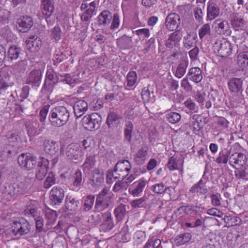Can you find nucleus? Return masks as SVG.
<instances>
[{
	"mask_svg": "<svg viewBox=\"0 0 248 248\" xmlns=\"http://www.w3.org/2000/svg\"><path fill=\"white\" fill-rule=\"evenodd\" d=\"M182 36L181 30H176L169 35L168 38L165 42V46L169 48L177 47L179 45Z\"/></svg>",
	"mask_w": 248,
	"mask_h": 248,
	"instance_id": "14",
	"label": "nucleus"
},
{
	"mask_svg": "<svg viewBox=\"0 0 248 248\" xmlns=\"http://www.w3.org/2000/svg\"><path fill=\"white\" fill-rule=\"evenodd\" d=\"M74 114L76 118H78L83 115L88 110V105L84 100L77 101L73 107Z\"/></svg>",
	"mask_w": 248,
	"mask_h": 248,
	"instance_id": "23",
	"label": "nucleus"
},
{
	"mask_svg": "<svg viewBox=\"0 0 248 248\" xmlns=\"http://www.w3.org/2000/svg\"><path fill=\"white\" fill-rule=\"evenodd\" d=\"M188 64L189 62L187 59L180 60L177 66L175 68H173L174 76L178 78H182L186 74Z\"/></svg>",
	"mask_w": 248,
	"mask_h": 248,
	"instance_id": "21",
	"label": "nucleus"
},
{
	"mask_svg": "<svg viewBox=\"0 0 248 248\" xmlns=\"http://www.w3.org/2000/svg\"><path fill=\"white\" fill-rule=\"evenodd\" d=\"M0 94L1 91L5 90L15 84V78L8 73H6L2 69H0Z\"/></svg>",
	"mask_w": 248,
	"mask_h": 248,
	"instance_id": "13",
	"label": "nucleus"
},
{
	"mask_svg": "<svg viewBox=\"0 0 248 248\" xmlns=\"http://www.w3.org/2000/svg\"><path fill=\"white\" fill-rule=\"evenodd\" d=\"M8 140L9 143H12V146H16L20 140V138L17 134L11 133L8 136Z\"/></svg>",
	"mask_w": 248,
	"mask_h": 248,
	"instance_id": "61",
	"label": "nucleus"
},
{
	"mask_svg": "<svg viewBox=\"0 0 248 248\" xmlns=\"http://www.w3.org/2000/svg\"><path fill=\"white\" fill-rule=\"evenodd\" d=\"M188 79L189 78L186 76V78H184L181 82V87L187 93L191 92L193 90L192 86L188 81Z\"/></svg>",
	"mask_w": 248,
	"mask_h": 248,
	"instance_id": "56",
	"label": "nucleus"
},
{
	"mask_svg": "<svg viewBox=\"0 0 248 248\" xmlns=\"http://www.w3.org/2000/svg\"><path fill=\"white\" fill-rule=\"evenodd\" d=\"M45 124H40L36 120H28L25 124L26 129L30 138L40 134L45 129Z\"/></svg>",
	"mask_w": 248,
	"mask_h": 248,
	"instance_id": "6",
	"label": "nucleus"
},
{
	"mask_svg": "<svg viewBox=\"0 0 248 248\" xmlns=\"http://www.w3.org/2000/svg\"><path fill=\"white\" fill-rule=\"evenodd\" d=\"M27 48L31 52L37 51L42 45L41 39L36 36H32L26 40Z\"/></svg>",
	"mask_w": 248,
	"mask_h": 248,
	"instance_id": "25",
	"label": "nucleus"
},
{
	"mask_svg": "<svg viewBox=\"0 0 248 248\" xmlns=\"http://www.w3.org/2000/svg\"><path fill=\"white\" fill-rule=\"evenodd\" d=\"M16 189L15 183L12 185H8L7 186H5V193L9 195L11 197H15L17 196Z\"/></svg>",
	"mask_w": 248,
	"mask_h": 248,
	"instance_id": "64",
	"label": "nucleus"
},
{
	"mask_svg": "<svg viewBox=\"0 0 248 248\" xmlns=\"http://www.w3.org/2000/svg\"><path fill=\"white\" fill-rule=\"evenodd\" d=\"M112 15V13L108 10L102 11L97 17L98 25L102 27L108 26L113 18Z\"/></svg>",
	"mask_w": 248,
	"mask_h": 248,
	"instance_id": "20",
	"label": "nucleus"
},
{
	"mask_svg": "<svg viewBox=\"0 0 248 248\" xmlns=\"http://www.w3.org/2000/svg\"><path fill=\"white\" fill-rule=\"evenodd\" d=\"M112 22L110 26V29L113 31L117 30L120 24V16L118 13H115L112 15Z\"/></svg>",
	"mask_w": 248,
	"mask_h": 248,
	"instance_id": "46",
	"label": "nucleus"
},
{
	"mask_svg": "<svg viewBox=\"0 0 248 248\" xmlns=\"http://www.w3.org/2000/svg\"><path fill=\"white\" fill-rule=\"evenodd\" d=\"M128 187L127 184L125 182L124 179L118 181L114 185L113 187V191L114 192H117L122 189L126 190Z\"/></svg>",
	"mask_w": 248,
	"mask_h": 248,
	"instance_id": "49",
	"label": "nucleus"
},
{
	"mask_svg": "<svg viewBox=\"0 0 248 248\" xmlns=\"http://www.w3.org/2000/svg\"><path fill=\"white\" fill-rule=\"evenodd\" d=\"M10 16L9 12L6 10H0V26L8 23Z\"/></svg>",
	"mask_w": 248,
	"mask_h": 248,
	"instance_id": "54",
	"label": "nucleus"
},
{
	"mask_svg": "<svg viewBox=\"0 0 248 248\" xmlns=\"http://www.w3.org/2000/svg\"><path fill=\"white\" fill-rule=\"evenodd\" d=\"M110 199L96 198L94 209L98 212H101L107 209L110 205Z\"/></svg>",
	"mask_w": 248,
	"mask_h": 248,
	"instance_id": "36",
	"label": "nucleus"
},
{
	"mask_svg": "<svg viewBox=\"0 0 248 248\" xmlns=\"http://www.w3.org/2000/svg\"><path fill=\"white\" fill-rule=\"evenodd\" d=\"M41 9L43 15L50 17L54 12V1L53 0H41Z\"/></svg>",
	"mask_w": 248,
	"mask_h": 248,
	"instance_id": "22",
	"label": "nucleus"
},
{
	"mask_svg": "<svg viewBox=\"0 0 248 248\" xmlns=\"http://www.w3.org/2000/svg\"><path fill=\"white\" fill-rule=\"evenodd\" d=\"M137 81V75L135 71H130L126 76V86L132 87L136 85Z\"/></svg>",
	"mask_w": 248,
	"mask_h": 248,
	"instance_id": "39",
	"label": "nucleus"
},
{
	"mask_svg": "<svg viewBox=\"0 0 248 248\" xmlns=\"http://www.w3.org/2000/svg\"><path fill=\"white\" fill-rule=\"evenodd\" d=\"M166 118L170 123L175 124L180 120L181 117L177 112H170L166 115Z\"/></svg>",
	"mask_w": 248,
	"mask_h": 248,
	"instance_id": "47",
	"label": "nucleus"
},
{
	"mask_svg": "<svg viewBox=\"0 0 248 248\" xmlns=\"http://www.w3.org/2000/svg\"><path fill=\"white\" fill-rule=\"evenodd\" d=\"M200 49L197 46H195L188 52L189 56L191 61L195 62L199 60V55Z\"/></svg>",
	"mask_w": 248,
	"mask_h": 248,
	"instance_id": "53",
	"label": "nucleus"
},
{
	"mask_svg": "<svg viewBox=\"0 0 248 248\" xmlns=\"http://www.w3.org/2000/svg\"><path fill=\"white\" fill-rule=\"evenodd\" d=\"M42 72L40 69H33L28 75L26 83L32 86L38 87L41 81Z\"/></svg>",
	"mask_w": 248,
	"mask_h": 248,
	"instance_id": "15",
	"label": "nucleus"
},
{
	"mask_svg": "<svg viewBox=\"0 0 248 248\" xmlns=\"http://www.w3.org/2000/svg\"><path fill=\"white\" fill-rule=\"evenodd\" d=\"M141 97L144 103H148L152 100L151 93L148 88H144L142 90Z\"/></svg>",
	"mask_w": 248,
	"mask_h": 248,
	"instance_id": "60",
	"label": "nucleus"
},
{
	"mask_svg": "<svg viewBox=\"0 0 248 248\" xmlns=\"http://www.w3.org/2000/svg\"><path fill=\"white\" fill-rule=\"evenodd\" d=\"M129 208L128 205L121 204L114 210V214L117 220L119 221L121 220L125 216L126 209Z\"/></svg>",
	"mask_w": 248,
	"mask_h": 248,
	"instance_id": "37",
	"label": "nucleus"
},
{
	"mask_svg": "<svg viewBox=\"0 0 248 248\" xmlns=\"http://www.w3.org/2000/svg\"><path fill=\"white\" fill-rule=\"evenodd\" d=\"M44 149L47 155H55L59 150V146L56 142L51 140L44 141Z\"/></svg>",
	"mask_w": 248,
	"mask_h": 248,
	"instance_id": "31",
	"label": "nucleus"
},
{
	"mask_svg": "<svg viewBox=\"0 0 248 248\" xmlns=\"http://www.w3.org/2000/svg\"><path fill=\"white\" fill-rule=\"evenodd\" d=\"M50 106L48 105H45L40 110L39 113V120L43 123L46 119L47 114L48 112V109Z\"/></svg>",
	"mask_w": 248,
	"mask_h": 248,
	"instance_id": "59",
	"label": "nucleus"
},
{
	"mask_svg": "<svg viewBox=\"0 0 248 248\" xmlns=\"http://www.w3.org/2000/svg\"><path fill=\"white\" fill-rule=\"evenodd\" d=\"M169 188V187H166L162 182L155 184L151 187V190L156 194H163Z\"/></svg>",
	"mask_w": 248,
	"mask_h": 248,
	"instance_id": "44",
	"label": "nucleus"
},
{
	"mask_svg": "<svg viewBox=\"0 0 248 248\" xmlns=\"http://www.w3.org/2000/svg\"><path fill=\"white\" fill-rule=\"evenodd\" d=\"M43 161L38 162L36 168L35 175L38 180H43L47 172L48 164ZM18 162L21 167L29 170L33 169L37 163L35 157L33 156H18Z\"/></svg>",
	"mask_w": 248,
	"mask_h": 248,
	"instance_id": "1",
	"label": "nucleus"
},
{
	"mask_svg": "<svg viewBox=\"0 0 248 248\" xmlns=\"http://www.w3.org/2000/svg\"><path fill=\"white\" fill-rule=\"evenodd\" d=\"M33 24V19L31 16H23L18 19L17 28L20 32H26L32 27Z\"/></svg>",
	"mask_w": 248,
	"mask_h": 248,
	"instance_id": "16",
	"label": "nucleus"
},
{
	"mask_svg": "<svg viewBox=\"0 0 248 248\" xmlns=\"http://www.w3.org/2000/svg\"><path fill=\"white\" fill-rule=\"evenodd\" d=\"M94 10L88 8L81 16V19L83 21H88L93 16Z\"/></svg>",
	"mask_w": 248,
	"mask_h": 248,
	"instance_id": "58",
	"label": "nucleus"
},
{
	"mask_svg": "<svg viewBox=\"0 0 248 248\" xmlns=\"http://www.w3.org/2000/svg\"><path fill=\"white\" fill-rule=\"evenodd\" d=\"M220 9L219 7L213 2L209 1L207 8V19L212 21L219 15Z\"/></svg>",
	"mask_w": 248,
	"mask_h": 248,
	"instance_id": "19",
	"label": "nucleus"
},
{
	"mask_svg": "<svg viewBox=\"0 0 248 248\" xmlns=\"http://www.w3.org/2000/svg\"><path fill=\"white\" fill-rule=\"evenodd\" d=\"M56 182L55 174L53 172H49L46 177L44 184L45 188H48L53 185Z\"/></svg>",
	"mask_w": 248,
	"mask_h": 248,
	"instance_id": "45",
	"label": "nucleus"
},
{
	"mask_svg": "<svg viewBox=\"0 0 248 248\" xmlns=\"http://www.w3.org/2000/svg\"><path fill=\"white\" fill-rule=\"evenodd\" d=\"M216 32L219 35H231L232 31L228 22L227 20L218 18L214 22Z\"/></svg>",
	"mask_w": 248,
	"mask_h": 248,
	"instance_id": "12",
	"label": "nucleus"
},
{
	"mask_svg": "<svg viewBox=\"0 0 248 248\" xmlns=\"http://www.w3.org/2000/svg\"><path fill=\"white\" fill-rule=\"evenodd\" d=\"M102 121V117L99 114L93 113L84 116L81 122L82 125L85 129L93 131L100 128Z\"/></svg>",
	"mask_w": 248,
	"mask_h": 248,
	"instance_id": "5",
	"label": "nucleus"
},
{
	"mask_svg": "<svg viewBox=\"0 0 248 248\" xmlns=\"http://www.w3.org/2000/svg\"><path fill=\"white\" fill-rule=\"evenodd\" d=\"M181 24V18L179 15L172 13L169 14L166 17L165 25L166 29L170 31L179 30Z\"/></svg>",
	"mask_w": 248,
	"mask_h": 248,
	"instance_id": "9",
	"label": "nucleus"
},
{
	"mask_svg": "<svg viewBox=\"0 0 248 248\" xmlns=\"http://www.w3.org/2000/svg\"><path fill=\"white\" fill-rule=\"evenodd\" d=\"M115 170L118 171L120 175L122 176V179H125L131 169V166L128 160H123L118 161L115 165Z\"/></svg>",
	"mask_w": 248,
	"mask_h": 248,
	"instance_id": "17",
	"label": "nucleus"
},
{
	"mask_svg": "<svg viewBox=\"0 0 248 248\" xmlns=\"http://www.w3.org/2000/svg\"><path fill=\"white\" fill-rule=\"evenodd\" d=\"M25 212L26 215H30L34 218L39 216L37 207L35 205L32 204H30L28 206Z\"/></svg>",
	"mask_w": 248,
	"mask_h": 248,
	"instance_id": "48",
	"label": "nucleus"
},
{
	"mask_svg": "<svg viewBox=\"0 0 248 248\" xmlns=\"http://www.w3.org/2000/svg\"><path fill=\"white\" fill-rule=\"evenodd\" d=\"M116 44L121 49H129L133 46V41L131 38L124 35L117 39Z\"/></svg>",
	"mask_w": 248,
	"mask_h": 248,
	"instance_id": "30",
	"label": "nucleus"
},
{
	"mask_svg": "<svg viewBox=\"0 0 248 248\" xmlns=\"http://www.w3.org/2000/svg\"><path fill=\"white\" fill-rule=\"evenodd\" d=\"M197 34L195 32H187V35L183 38V45L185 48L189 49L196 46Z\"/></svg>",
	"mask_w": 248,
	"mask_h": 248,
	"instance_id": "27",
	"label": "nucleus"
},
{
	"mask_svg": "<svg viewBox=\"0 0 248 248\" xmlns=\"http://www.w3.org/2000/svg\"><path fill=\"white\" fill-rule=\"evenodd\" d=\"M11 229L13 234L17 238L33 232L31 225L23 217L14 220L11 225Z\"/></svg>",
	"mask_w": 248,
	"mask_h": 248,
	"instance_id": "3",
	"label": "nucleus"
},
{
	"mask_svg": "<svg viewBox=\"0 0 248 248\" xmlns=\"http://www.w3.org/2000/svg\"><path fill=\"white\" fill-rule=\"evenodd\" d=\"M237 59V64L240 70L243 71L248 67V51L240 52Z\"/></svg>",
	"mask_w": 248,
	"mask_h": 248,
	"instance_id": "32",
	"label": "nucleus"
},
{
	"mask_svg": "<svg viewBox=\"0 0 248 248\" xmlns=\"http://www.w3.org/2000/svg\"><path fill=\"white\" fill-rule=\"evenodd\" d=\"M60 79L52 69L47 70L43 88L48 92H52L55 85L60 81Z\"/></svg>",
	"mask_w": 248,
	"mask_h": 248,
	"instance_id": "8",
	"label": "nucleus"
},
{
	"mask_svg": "<svg viewBox=\"0 0 248 248\" xmlns=\"http://www.w3.org/2000/svg\"><path fill=\"white\" fill-rule=\"evenodd\" d=\"M21 53V48L16 45H12L8 49L6 53V60L13 62L17 60Z\"/></svg>",
	"mask_w": 248,
	"mask_h": 248,
	"instance_id": "28",
	"label": "nucleus"
},
{
	"mask_svg": "<svg viewBox=\"0 0 248 248\" xmlns=\"http://www.w3.org/2000/svg\"><path fill=\"white\" fill-rule=\"evenodd\" d=\"M121 116L114 111L110 112L106 120V124L108 126V135L112 138L116 137L119 133L118 127L121 126Z\"/></svg>",
	"mask_w": 248,
	"mask_h": 248,
	"instance_id": "4",
	"label": "nucleus"
},
{
	"mask_svg": "<svg viewBox=\"0 0 248 248\" xmlns=\"http://www.w3.org/2000/svg\"><path fill=\"white\" fill-rule=\"evenodd\" d=\"M63 189L59 186H54L50 192V201L52 205H60L64 197Z\"/></svg>",
	"mask_w": 248,
	"mask_h": 248,
	"instance_id": "11",
	"label": "nucleus"
},
{
	"mask_svg": "<svg viewBox=\"0 0 248 248\" xmlns=\"http://www.w3.org/2000/svg\"><path fill=\"white\" fill-rule=\"evenodd\" d=\"M96 217L99 220L103 218V221L100 225V229L104 232L111 230L114 226L113 217L110 212L97 214Z\"/></svg>",
	"mask_w": 248,
	"mask_h": 248,
	"instance_id": "10",
	"label": "nucleus"
},
{
	"mask_svg": "<svg viewBox=\"0 0 248 248\" xmlns=\"http://www.w3.org/2000/svg\"><path fill=\"white\" fill-rule=\"evenodd\" d=\"M16 188L17 196L26 193L29 189L21 182L18 183H15Z\"/></svg>",
	"mask_w": 248,
	"mask_h": 248,
	"instance_id": "55",
	"label": "nucleus"
},
{
	"mask_svg": "<svg viewBox=\"0 0 248 248\" xmlns=\"http://www.w3.org/2000/svg\"><path fill=\"white\" fill-rule=\"evenodd\" d=\"M214 48L220 57H227L232 54V47L231 43L224 39L217 40L214 44Z\"/></svg>",
	"mask_w": 248,
	"mask_h": 248,
	"instance_id": "7",
	"label": "nucleus"
},
{
	"mask_svg": "<svg viewBox=\"0 0 248 248\" xmlns=\"http://www.w3.org/2000/svg\"><path fill=\"white\" fill-rule=\"evenodd\" d=\"M95 197L90 195H88L84 200L82 205L83 212H88L93 207Z\"/></svg>",
	"mask_w": 248,
	"mask_h": 248,
	"instance_id": "38",
	"label": "nucleus"
},
{
	"mask_svg": "<svg viewBox=\"0 0 248 248\" xmlns=\"http://www.w3.org/2000/svg\"><path fill=\"white\" fill-rule=\"evenodd\" d=\"M186 76L189 80L196 83L201 82L202 79V71L197 67L190 68Z\"/></svg>",
	"mask_w": 248,
	"mask_h": 248,
	"instance_id": "26",
	"label": "nucleus"
},
{
	"mask_svg": "<svg viewBox=\"0 0 248 248\" xmlns=\"http://www.w3.org/2000/svg\"><path fill=\"white\" fill-rule=\"evenodd\" d=\"M95 163V160L94 156H89L87 157L83 165V167L84 169H87L88 170L92 168Z\"/></svg>",
	"mask_w": 248,
	"mask_h": 248,
	"instance_id": "62",
	"label": "nucleus"
},
{
	"mask_svg": "<svg viewBox=\"0 0 248 248\" xmlns=\"http://www.w3.org/2000/svg\"><path fill=\"white\" fill-rule=\"evenodd\" d=\"M74 181L73 185L74 186H79L82 184V173L80 170H77L74 176Z\"/></svg>",
	"mask_w": 248,
	"mask_h": 248,
	"instance_id": "63",
	"label": "nucleus"
},
{
	"mask_svg": "<svg viewBox=\"0 0 248 248\" xmlns=\"http://www.w3.org/2000/svg\"><path fill=\"white\" fill-rule=\"evenodd\" d=\"M242 85L243 80L240 78H232L228 83V88L230 91L235 93H242L243 91Z\"/></svg>",
	"mask_w": 248,
	"mask_h": 248,
	"instance_id": "24",
	"label": "nucleus"
},
{
	"mask_svg": "<svg viewBox=\"0 0 248 248\" xmlns=\"http://www.w3.org/2000/svg\"><path fill=\"white\" fill-rule=\"evenodd\" d=\"M184 105L191 112H196L198 110V107L191 98H188L185 101Z\"/></svg>",
	"mask_w": 248,
	"mask_h": 248,
	"instance_id": "51",
	"label": "nucleus"
},
{
	"mask_svg": "<svg viewBox=\"0 0 248 248\" xmlns=\"http://www.w3.org/2000/svg\"><path fill=\"white\" fill-rule=\"evenodd\" d=\"M62 31L60 26H56L51 30V37L55 41H58L61 38Z\"/></svg>",
	"mask_w": 248,
	"mask_h": 248,
	"instance_id": "50",
	"label": "nucleus"
},
{
	"mask_svg": "<svg viewBox=\"0 0 248 248\" xmlns=\"http://www.w3.org/2000/svg\"><path fill=\"white\" fill-rule=\"evenodd\" d=\"M155 37H151L146 41L144 48L143 50L144 54L148 53L150 49L155 48Z\"/></svg>",
	"mask_w": 248,
	"mask_h": 248,
	"instance_id": "52",
	"label": "nucleus"
},
{
	"mask_svg": "<svg viewBox=\"0 0 248 248\" xmlns=\"http://www.w3.org/2000/svg\"><path fill=\"white\" fill-rule=\"evenodd\" d=\"M148 181L144 178H141L138 181L134 183L128 189L129 193L134 196H138L141 193Z\"/></svg>",
	"mask_w": 248,
	"mask_h": 248,
	"instance_id": "18",
	"label": "nucleus"
},
{
	"mask_svg": "<svg viewBox=\"0 0 248 248\" xmlns=\"http://www.w3.org/2000/svg\"><path fill=\"white\" fill-rule=\"evenodd\" d=\"M192 235L189 232L181 234L176 237V240L179 245H184L189 242L191 239Z\"/></svg>",
	"mask_w": 248,
	"mask_h": 248,
	"instance_id": "42",
	"label": "nucleus"
},
{
	"mask_svg": "<svg viewBox=\"0 0 248 248\" xmlns=\"http://www.w3.org/2000/svg\"><path fill=\"white\" fill-rule=\"evenodd\" d=\"M211 29L209 24H204L199 30V35L200 39H202L207 35L211 34Z\"/></svg>",
	"mask_w": 248,
	"mask_h": 248,
	"instance_id": "43",
	"label": "nucleus"
},
{
	"mask_svg": "<svg viewBox=\"0 0 248 248\" xmlns=\"http://www.w3.org/2000/svg\"><path fill=\"white\" fill-rule=\"evenodd\" d=\"M70 108L60 106L51 108L48 114V120L54 127H62L70 118Z\"/></svg>",
	"mask_w": 248,
	"mask_h": 248,
	"instance_id": "2",
	"label": "nucleus"
},
{
	"mask_svg": "<svg viewBox=\"0 0 248 248\" xmlns=\"http://www.w3.org/2000/svg\"><path fill=\"white\" fill-rule=\"evenodd\" d=\"M80 202L71 196H67L65 200V207L67 210L76 212L79 206Z\"/></svg>",
	"mask_w": 248,
	"mask_h": 248,
	"instance_id": "29",
	"label": "nucleus"
},
{
	"mask_svg": "<svg viewBox=\"0 0 248 248\" xmlns=\"http://www.w3.org/2000/svg\"><path fill=\"white\" fill-rule=\"evenodd\" d=\"M231 24L236 31L242 30L244 26L245 21L243 18L239 17L236 14H233L231 16Z\"/></svg>",
	"mask_w": 248,
	"mask_h": 248,
	"instance_id": "34",
	"label": "nucleus"
},
{
	"mask_svg": "<svg viewBox=\"0 0 248 248\" xmlns=\"http://www.w3.org/2000/svg\"><path fill=\"white\" fill-rule=\"evenodd\" d=\"M183 162V160L178 156H171L167 164L168 168L173 170L178 169Z\"/></svg>",
	"mask_w": 248,
	"mask_h": 248,
	"instance_id": "35",
	"label": "nucleus"
},
{
	"mask_svg": "<svg viewBox=\"0 0 248 248\" xmlns=\"http://www.w3.org/2000/svg\"><path fill=\"white\" fill-rule=\"evenodd\" d=\"M133 128V124L131 121H127L125 122L124 135L125 139L128 142L131 140Z\"/></svg>",
	"mask_w": 248,
	"mask_h": 248,
	"instance_id": "40",
	"label": "nucleus"
},
{
	"mask_svg": "<svg viewBox=\"0 0 248 248\" xmlns=\"http://www.w3.org/2000/svg\"><path fill=\"white\" fill-rule=\"evenodd\" d=\"M146 234L145 233L142 231H137L134 235V239L135 242L139 244L145 240Z\"/></svg>",
	"mask_w": 248,
	"mask_h": 248,
	"instance_id": "57",
	"label": "nucleus"
},
{
	"mask_svg": "<svg viewBox=\"0 0 248 248\" xmlns=\"http://www.w3.org/2000/svg\"><path fill=\"white\" fill-rule=\"evenodd\" d=\"M36 222V230L34 232H32L31 236L33 237H36L38 235V233L43 230V227L44 226L43 218L39 216L34 218Z\"/></svg>",
	"mask_w": 248,
	"mask_h": 248,
	"instance_id": "41",
	"label": "nucleus"
},
{
	"mask_svg": "<svg viewBox=\"0 0 248 248\" xmlns=\"http://www.w3.org/2000/svg\"><path fill=\"white\" fill-rule=\"evenodd\" d=\"M92 175L91 182H92V185L94 186H98L103 183V174L99 169H95L93 172Z\"/></svg>",
	"mask_w": 248,
	"mask_h": 248,
	"instance_id": "33",
	"label": "nucleus"
}]
</instances>
